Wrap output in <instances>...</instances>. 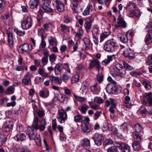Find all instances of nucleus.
Returning <instances> with one entry per match:
<instances>
[{
  "label": "nucleus",
  "mask_w": 152,
  "mask_h": 152,
  "mask_svg": "<svg viewBox=\"0 0 152 152\" xmlns=\"http://www.w3.org/2000/svg\"><path fill=\"white\" fill-rule=\"evenodd\" d=\"M62 68L63 66L61 64H56L54 69L55 74L56 75H59L61 73Z\"/></svg>",
  "instance_id": "24"
},
{
  "label": "nucleus",
  "mask_w": 152,
  "mask_h": 152,
  "mask_svg": "<svg viewBox=\"0 0 152 152\" xmlns=\"http://www.w3.org/2000/svg\"><path fill=\"white\" fill-rule=\"evenodd\" d=\"M89 84L86 81L83 82L81 85V88L83 90L86 89L89 86Z\"/></svg>",
  "instance_id": "56"
},
{
  "label": "nucleus",
  "mask_w": 152,
  "mask_h": 152,
  "mask_svg": "<svg viewBox=\"0 0 152 152\" xmlns=\"http://www.w3.org/2000/svg\"><path fill=\"white\" fill-rule=\"evenodd\" d=\"M138 133H137L136 132H133V135L134 139V142H141V138Z\"/></svg>",
  "instance_id": "35"
},
{
  "label": "nucleus",
  "mask_w": 152,
  "mask_h": 152,
  "mask_svg": "<svg viewBox=\"0 0 152 152\" xmlns=\"http://www.w3.org/2000/svg\"><path fill=\"white\" fill-rule=\"evenodd\" d=\"M115 67L118 70L119 73L121 75H124L125 74L126 70L124 69L122 65L117 63L115 64Z\"/></svg>",
  "instance_id": "17"
},
{
  "label": "nucleus",
  "mask_w": 152,
  "mask_h": 152,
  "mask_svg": "<svg viewBox=\"0 0 152 152\" xmlns=\"http://www.w3.org/2000/svg\"><path fill=\"white\" fill-rule=\"evenodd\" d=\"M119 146L124 149V152H129L130 151V147L128 145L124 143L119 144Z\"/></svg>",
  "instance_id": "32"
},
{
  "label": "nucleus",
  "mask_w": 152,
  "mask_h": 152,
  "mask_svg": "<svg viewBox=\"0 0 152 152\" xmlns=\"http://www.w3.org/2000/svg\"><path fill=\"white\" fill-rule=\"evenodd\" d=\"M118 150L117 147L113 146L109 147L107 150V152H117Z\"/></svg>",
  "instance_id": "45"
},
{
  "label": "nucleus",
  "mask_w": 152,
  "mask_h": 152,
  "mask_svg": "<svg viewBox=\"0 0 152 152\" xmlns=\"http://www.w3.org/2000/svg\"><path fill=\"white\" fill-rule=\"evenodd\" d=\"M41 42L40 45V48H45L46 46V43L44 40V36L43 34H41Z\"/></svg>",
  "instance_id": "44"
},
{
  "label": "nucleus",
  "mask_w": 152,
  "mask_h": 152,
  "mask_svg": "<svg viewBox=\"0 0 152 152\" xmlns=\"http://www.w3.org/2000/svg\"><path fill=\"white\" fill-rule=\"evenodd\" d=\"M72 20V17L67 15L64 17V22L66 23L71 22Z\"/></svg>",
  "instance_id": "58"
},
{
  "label": "nucleus",
  "mask_w": 152,
  "mask_h": 152,
  "mask_svg": "<svg viewBox=\"0 0 152 152\" xmlns=\"http://www.w3.org/2000/svg\"><path fill=\"white\" fill-rule=\"evenodd\" d=\"M113 143V140L110 139H106L103 142V145H111Z\"/></svg>",
  "instance_id": "53"
},
{
  "label": "nucleus",
  "mask_w": 152,
  "mask_h": 152,
  "mask_svg": "<svg viewBox=\"0 0 152 152\" xmlns=\"http://www.w3.org/2000/svg\"><path fill=\"white\" fill-rule=\"evenodd\" d=\"M13 124L11 122H7V125L5 127L4 131L6 132L9 131L13 127Z\"/></svg>",
  "instance_id": "40"
},
{
  "label": "nucleus",
  "mask_w": 152,
  "mask_h": 152,
  "mask_svg": "<svg viewBox=\"0 0 152 152\" xmlns=\"http://www.w3.org/2000/svg\"><path fill=\"white\" fill-rule=\"evenodd\" d=\"M92 6L91 4H88L86 8L84 10L83 12V15L84 16H86L90 14V10L92 11Z\"/></svg>",
  "instance_id": "29"
},
{
  "label": "nucleus",
  "mask_w": 152,
  "mask_h": 152,
  "mask_svg": "<svg viewBox=\"0 0 152 152\" xmlns=\"http://www.w3.org/2000/svg\"><path fill=\"white\" fill-rule=\"evenodd\" d=\"M62 80L64 82H67L69 78V76L66 72L64 73L60 77Z\"/></svg>",
  "instance_id": "41"
},
{
  "label": "nucleus",
  "mask_w": 152,
  "mask_h": 152,
  "mask_svg": "<svg viewBox=\"0 0 152 152\" xmlns=\"http://www.w3.org/2000/svg\"><path fill=\"white\" fill-rule=\"evenodd\" d=\"M59 77H55L53 76H49V79L52 82H54L55 83H57L59 79Z\"/></svg>",
  "instance_id": "60"
},
{
  "label": "nucleus",
  "mask_w": 152,
  "mask_h": 152,
  "mask_svg": "<svg viewBox=\"0 0 152 152\" xmlns=\"http://www.w3.org/2000/svg\"><path fill=\"white\" fill-rule=\"evenodd\" d=\"M99 32V27L97 26L93 27L92 30V36H98Z\"/></svg>",
  "instance_id": "33"
},
{
  "label": "nucleus",
  "mask_w": 152,
  "mask_h": 152,
  "mask_svg": "<svg viewBox=\"0 0 152 152\" xmlns=\"http://www.w3.org/2000/svg\"><path fill=\"white\" fill-rule=\"evenodd\" d=\"M79 75L78 73H77L72 78L71 81L72 84L76 83L78 82L79 79Z\"/></svg>",
  "instance_id": "38"
},
{
  "label": "nucleus",
  "mask_w": 152,
  "mask_h": 152,
  "mask_svg": "<svg viewBox=\"0 0 152 152\" xmlns=\"http://www.w3.org/2000/svg\"><path fill=\"white\" fill-rule=\"evenodd\" d=\"M81 145L83 147H86L90 145V140L87 138H83L80 140Z\"/></svg>",
  "instance_id": "25"
},
{
  "label": "nucleus",
  "mask_w": 152,
  "mask_h": 152,
  "mask_svg": "<svg viewBox=\"0 0 152 152\" xmlns=\"http://www.w3.org/2000/svg\"><path fill=\"white\" fill-rule=\"evenodd\" d=\"M84 117L81 115L78 112H77V115L74 116V121L76 123H79L81 121Z\"/></svg>",
  "instance_id": "30"
},
{
  "label": "nucleus",
  "mask_w": 152,
  "mask_h": 152,
  "mask_svg": "<svg viewBox=\"0 0 152 152\" xmlns=\"http://www.w3.org/2000/svg\"><path fill=\"white\" fill-rule=\"evenodd\" d=\"M55 5L57 10L59 12H62L64 11V5L61 1L56 0L55 1Z\"/></svg>",
  "instance_id": "13"
},
{
  "label": "nucleus",
  "mask_w": 152,
  "mask_h": 152,
  "mask_svg": "<svg viewBox=\"0 0 152 152\" xmlns=\"http://www.w3.org/2000/svg\"><path fill=\"white\" fill-rule=\"evenodd\" d=\"M146 63L148 65L152 64V55H150L148 56Z\"/></svg>",
  "instance_id": "59"
},
{
  "label": "nucleus",
  "mask_w": 152,
  "mask_h": 152,
  "mask_svg": "<svg viewBox=\"0 0 152 152\" xmlns=\"http://www.w3.org/2000/svg\"><path fill=\"white\" fill-rule=\"evenodd\" d=\"M123 64L124 69L126 70L130 71L134 69L132 66H130L125 61L123 62Z\"/></svg>",
  "instance_id": "39"
},
{
  "label": "nucleus",
  "mask_w": 152,
  "mask_h": 152,
  "mask_svg": "<svg viewBox=\"0 0 152 152\" xmlns=\"http://www.w3.org/2000/svg\"><path fill=\"white\" fill-rule=\"evenodd\" d=\"M33 108L34 115L37 114L39 118H42L45 116V110L43 109H38L37 105L34 104L33 105Z\"/></svg>",
  "instance_id": "8"
},
{
  "label": "nucleus",
  "mask_w": 152,
  "mask_h": 152,
  "mask_svg": "<svg viewBox=\"0 0 152 152\" xmlns=\"http://www.w3.org/2000/svg\"><path fill=\"white\" fill-rule=\"evenodd\" d=\"M60 28L61 31L63 32H65L69 29V27L63 24L60 25Z\"/></svg>",
  "instance_id": "47"
},
{
  "label": "nucleus",
  "mask_w": 152,
  "mask_h": 152,
  "mask_svg": "<svg viewBox=\"0 0 152 152\" xmlns=\"http://www.w3.org/2000/svg\"><path fill=\"white\" fill-rule=\"evenodd\" d=\"M139 142H134L132 143V146L135 151H138L142 149V146Z\"/></svg>",
  "instance_id": "20"
},
{
  "label": "nucleus",
  "mask_w": 152,
  "mask_h": 152,
  "mask_svg": "<svg viewBox=\"0 0 152 152\" xmlns=\"http://www.w3.org/2000/svg\"><path fill=\"white\" fill-rule=\"evenodd\" d=\"M89 64L90 68L92 69L94 67H96V69L98 70V71L101 68L99 62L96 59L90 60Z\"/></svg>",
  "instance_id": "11"
},
{
  "label": "nucleus",
  "mask_w": 152,
  "mask_h": 152,
  "mask_svg": "<svg viewBox=\"0 0 152 152\" xmlns=\"http://www.w3.org/2000/svg\"><path fill=\"white\" fill-rule=\"evenodd\" d=\"M136 8V5L134 3L129 2L128 3L126 6L124 7V8L128 11H130L134 10Z\"/></svg>",
  "instance_id": "21"
},
{
  "label": "nucleus",
  "mask_w": 152,
  "mask_h": 152,
  "mask_svg": "<svg viewBox=\"0 0 152 152\" xmlns=\"http://www.w3.org/2000/svg\"><path fill=\"white\" fill-rule=\"evenodd\" d=\"M14 138L17 141H22L26 139V136L24 134L20 133L17 134L14 137Z\"/></svg>",
  "instance_id": "18"
},
{
  "label": "nucleus",
  "mask_w": 152,
  "mask_h": 152,
  "mask_svg": "<svg viewBox=\"0 0 152 152\" xmlns=\"http://www.w3.org/2000/svg\"><path fill=\"white\" fill-rule=\"evenodd\" d=\"M130 74L133 77H137L141 74V73L140 72L133 71L130 72Z\"/></svg>",
  "instance_id": "54"
},
{
  "label": "nucleus",
  "mask_w": 152,
  "mask_h": 152,
  "mask_svg": "<svg viewBox=\"0 0 152 152\" xmlns=\"http://www.w3.org/2000/svg\"><path fill=\"white\" fill-rule=\"evenodd\" d=\"M19 48H20V51L22 54L29 53L32 50L31 48L29 47V45L28 43H24L20 45Z\"/></svg>",
  "instance_id": "9"
},
{
  "label": "nucleus",
  "mask_w": 152,
  "mask_h": 152,
  "mask_svg": "<svg viewBox=\"0 0 152 152\" xmlns=\"http://www.w3.org/2000/svg\"><path fill=\"white\" fill-rule=\"evenodd\" d=\"M131 34V31H129L126 32L125 34L118 33V37L123 43H126L128 42L129 38L130 37Z\"/></svg>",
  "instance_id": "5"
},
{
  "label": "nucleus",
  "mask_w": 152,
  "mask_h": 152,
  "mask_svg": "<svg viewBox=\"0 0 152 152\" xmlns=\"http://www.w3.org/2000/svg\"><path fill=\"white\" fill-rule=\"evenodd\" d=\"M34 140L35 141L36 144L39 146H40L41 144V142L40 139V136L39 134H38Z\"/></svg>",
  "instance_id": "48"
},
{
  "label": "nucleus",
  "mask_w": 152,
  "mask_h": 152,
  "mask_svg": "<svg viewBox=\"0 0 152 152\" xmlns=\"http://www.w3.org/2000/svg\"><path fill=\"white\" fill-rule=\"evenodd\" d=\"M39 0H30L29 3V5L31 9L37 8L38 5Z\"/></svg>",
  "instance_id": "23"
},
{
  "label": "nucleus",
  "mask_w": 152,
  "mask_h": 152,
  "mask_svg": "<svg viewBox=\"0 0 152 152\" xmlns=\"http://www.w3.org/2000/svg\"><path fill=\"white\" fill-rule=\"evenodd\" d=\"M5 3L2 0H0V12H1L4 10Z\"/></svg>",
  "instance_id": "61"
},
{
  "label": "nucleus",
  "mask_w": 152,
  "mask_h": 152,
  "mask_svg": "<svg viewBox=\"0 0 152 152\" xmlns=\"http://www.w3.org/2000/svg\"><path fill=\"white\" fill-rule=\"evenodd\" d=\"M92 138L94 140L95 144L98 146H99L101 144L103 137L100 134L95 133L93 134Z\"/></svg>",
  "instance_id": "6"
},
{
  "label": "nucleus",
  "mask_w": 152,
  "mask_h": 152,
  "mask_svg": "<svg viewBox=\"0 0 152 152\" xmlns=\"http://www.w3.org/2000/svg\"><path fill=\"white\" fill-rule=\"evenodd\" d=\"M145 42L147 44H150L152 42V33L149 32L145 37Z\"/></svg>",
  "instance_id": "27"
},
{
  "label": "nucleus",
  "mask_w": 152,
  "mask_h": 152,
  "mask_svg": "<svg viewBox=\"0 0 152 152\" xmlns=\"http://www.w3.org/2000/svg\"><path fill=\"white\" fill-rule=\"evenodd\" d=\"M115 108H114L112 106H110L109 108V111L111 113L110 114V117L111 119L113 118L114 117L115 110L114 109Z\"/></svg>",
  "instance_id": "52"
},
{
  "label": "nucleus",
  "mask_w": 152,
  "mask_h": 152,
  "mask_svg": "<svg viewBox=\"0 0 152 152\" xmlns=\"http://www.w3.org/2000/svg\"><path fill=\"white\" fill-rule=\"evenodd\" d=\"M124 56L130 59H133L134 58V55L132 51L129 48L125 49L123 52Z\"/></svg>",
  "instance_id": "12"
},
{
  "label": "nucleus",
  "mask_w": 152,
  "mask_h": 152,
  "mask_svg": "<svg viewBox=\"0 0 152 152\" xmlns=\"http://www.w3.org/2000/svg\"><path fill=\"white\" fill-rule=\"evenodd\" d=\"M110 34V33L109 31H104L101 34L99 37L100 42H102L105 39L108 37Z\"/></svg>",
  "instance_id": "28"
},
{
  "label": "nucleus",
  "mask_w": 152,
  "mask_h": 152,
  "mask_svg": "<svg viewBox=\"0 0 152 152\" xmlns=\"http://www.w3.org/2000/svg\"><path fill=\"white\" fill-rule=\"evenodd\" d=\"M14 31L17 35L20 36H23L25 34V31H22L19 30L17 28H15L14 29Z\"/></svg>",
  "instance_id": "42"
},
{
  "label": "nucleus",
  "mask_w": 152,
  "mask_h": 152,
  "mask_svg": "<svg viewBox=\"0 0 152 152\" xmlns=\"http://www.w3.org/2000/svg\"><path fill=\"white\" fill-rule=\"evenodd\" d=\"M147 109L144 107H141L140 109V112L141 114L145 116L146 114Z\"/></svg>",
  "instance_id": "62"
},
{
  "label": "nucleus",
  "mask_w": 152,
  "mask_h": 152,
  "mask_svg": "<svg viewBox=\"0 0 152 152\" xmlns=\"http://www.w3.org/2000/svg\"><path fill=\"white\" fill-rule=\"evenodd\" d=\"M50 2V0H42V7L44 12H51L53 11V10L49 7Z\"/></svg>",
  "instance_id": "4"
},
{
  "label": "nucleus",
  "mask_w": 152,
  "mask_h": 152,
  "mask_svg": "<svg viewBox=\"0 0 152 152\" xmlns=\"http://www.w3.org/2000/svg\"><path fill=\"white\" fill-rule=\"evenodd\" d=\"M118 46L117 43L112 40L107 41L105 43L104 49L110 52H114Z\"/></svg>",
  "instance_id": "1"
},
{
  "label": "nucleus",
  "mask_w": 152,
  "mask_h": 152,
  "mask_svg": "<svg viewBox=\"0 0 152 152\" xmlns=\"http://www.w3.org/2000/svg\"><path fill=\"white\" fill-rule=\"evenodd\" d=\"M39 96L43 98H46L49 95V91L48 90L45 88L44 90L41 91L39 93Z\"/></svg>",
  "instance_id": "22"
},
{
  "label": "nucleus",
  "mask_w": 152,
  "mask_h": 152,
  "mask_svg": "<svg viewBox=\"0 0 152 152\" xmlns=\"http://www.w3.org/2000/svg\"><path fill=\"white\" fill-rule=\"evenodd\" d=\"M49 60L51 64H52L55 61L56 56L54 54H52L50 55L49 57Z\"/></svg>",
  "instance_id": "50"
},
{
  "label": "nucleus",
  "mask_w": 152,
  "mask_h": 152,
  "mask_svg": "<svg viewBox=\"0 0 152 152\" xmlns=\"http://www.w3.org/2000/svg\"><path fill=\"white\" fill-rule=\"evenodd\" d=\"M134 129L135 131L134 132H136L137 133H143V131L142 130V127L141 126L137 124L135 125Z\"/></svg>",
  "instance_id": "37"
},
{
  "label": "nucleus",
  "mask_w": 152,
  "mask_h": 152,
  "mask_svg": "<svg viewBox=\"0 0 152 152\" xmlns=\"http://www.w3.org/2000/svg\"><path fill=\"white\" fill-rule=\"evenodd\" d=\"M46 125L44 124H40L39 125L34 126V128L35 129H39L41 131H42L44 130L45 128V126Z\"/></svg>",
  "instance_id": "43"
},
{
  "label": "nucleus",
  "mask_w": 152,
  "mask_h": 152,
  "mask_svg": "<svg viewBox=\"0 0 152 152\" xmlns=\"http://www.w3.org/2000/svg\"><path fill=\"white\" fill-rule=\"evenodd\" d=\"M83 41L85 46V50H89L90 47V40L88 39L84 38L83 39Z\"/></svg>",
  "instance_id": "36"
},
{
  "label": "nucleus",
  "mask_w": 152,
  "mask_h": 152,
  "mask_svg": "<svg viewBox=\"0 0 152 152\" xmlns=\"http://www.w3.org/2000/svg\"><path fill=\"white\" fill-rule=\"evenodd\" d=\"M30 140H33L38 135L36 131L31 128H28L26 132Z\"/></svg>",
  "instance_id": "10"
},
{
  "label": "nucleus",
  "mask_w": 152,
  "mask_h": 152,
  "mask_svg": "<svg viewBox=\"0 0 152 152\" xmlns=\"http://www.w3.org/2000/svg\"><path fill=\"white\" fill-rule=\"evenodd\" d=\"M148 102L149 106H151L152 105V94L151 93L146 94L144 96L142 103L143 105H145L147 104Z\"/></svg>",
  "instance_id": "7"
},
{
  "label": "nucleus",
  "mask_w": 152,
  "mask_h": 152,
  "mask_svg": "<svg viewBox=\"0 0 152 152\" xmlns=\"http://www.w3.org/2000/svg\"><path fill=\"white\" fill-rule=\"evenodd\" d=\"M85 70V68L81 64L79 65L77 67V72L80 73L82 71Z\"/></svg>",
  "instance_id": "64"
},
{
  "label": "nucleus",
  "mask_w": 152,
  "mask_h": 152,
  "mask_svg": "<svg viewBox=\"0 0 152 152\" xmlns=\"http://www.w3.org/2000/svg\"><path fill=\"white\" fill-rule=\"evenodd\" d=\"M48 42L50 45L52 46H56L57 45V42L56 38L51 37L48 39Z\"/></svg>",
  "instance_id": "34"
},
{
  "label": "nucleus",
  "mask_w": 152,
  "mask_h": 152,
  "mask_svg": "<svg viewBox=\"0 0 152 152\" xmlns=\"http://www.w3.org/2000/svg\"><path fill=\"white\" fill-rule=\"evenodd\" d=\"M8 36V41L10 48L12 49L13 47V34L10 31H7Z\"/></svg>",
  "instance_id": "16"
},
{
  "label": "nucleus",
  "mask_w": 152,
  "mask_h": 152,
  "mask_svg": "<svg viewBox=\"0 0 152 152\" xmlns=\"http://www.w3.org/2000/svg\"><path fill=\"white\" fill-rule=\"evenodd\" d=\"M42 63V66L46 65L48 62V58L43 57L41 59Z\"/></svg>",
  "instance_id": "63"
},
{
  "label": "nucleus",
  "mask_w": 152,
  "mask_h": 152,
  "mask_svg": "<svg viewBox=\"0 0 152 152\" xmlns=\"http://www.w3.org/2000/svg\"><path fill=\"white\" fill-rule=\"evenodd\" d=\"M91 21L89 18L86 19L84 27L86 31H87L91 28Z\"/></svg>",
  "instance_id": "26"
},
{
  "label": "nucleus",
  "mask_w": 152,
  "mask_h": 152,
  "mask_svg": "<svg viewBox=\"0 0 152 152\" xmlns=\"http://www.w3.org/2000/svg\"><path fill=\"white\" fill-rule=\"evenodd\" d=\"M115 55H113L111 56H108L106 59L103 61L102 62V64L103 65H106L108 64L110 61L113 60V57Z\"/></svg>",
  "instance_id": "31"
},
{
  "label": "nucleus",
  "mask_w": 152,
  "mask_h": 152,
  "mask_svg": "<svg viewBox=\"0 0 152 152\" xmlns=\"http://www.w3.org/2000/svg\"><path fill=\"white\" fill-rule=\"evenodd\" d=\"M74 96L76 99L80 102H85L86 100V99L83 97L78 96L75 94L74 95Z\"/></svg>",
  "instance_id": "55"
},
{
  "label": "nucleus",
  "mask_w": 152,
  "mask_h": 152,
  "mask_svg": "<svg viewBox=\"0 0 152 152\" xmlns=\"http://www.w3.org/2000/svg\"><path fill=\"white\" fill-rule=\"evenodd\" d=\"M115 84L110 83L107 85L106 86L107 91L109 94H113L114 93L116 90V88Z\"/></svg>",
  "instance_id": "14"
},
{
  "label": "nucleus",
  "mask_w": 152,
  "mask_h": 152,
  "mask_svg": "<svg viewBox=\"0 0 152 152\" xmlns=\"http://www.w3.org/2000/svg\"><path fill=\"white\" fill-rule=\"evenodd\" d=\"M104 75L102 73L99 74L97 75L96 79L99 83H101L103 81Z\"/></svg>",
  "instance_id": "51"
},
{
  "label": "nucleus",
  "mask_w": 152,
  "mask_h": 152,
  "mask_svg": "<svg viewBox=\"0 0 152 152\" xmlns=\"http://www.w3.org/2000/svg\"><path fill=\"white\" fill-rule=\"evenodd\" d=\"M117 22L118 25L119 27L124 28L127 26L126 23L124 21V19L121 16L118 17L117 20Z\"/></svg>",
  "instance_id": "15"
},
{
  "label": "nucleus",
  "mask_w": 152,
  "mask_h": 152,
  "mask_svg": "<svg viewBox=\"0 0 152 152\" xmlns=\"http://www.w3.org/2000/svg\"><path fill=\"white\" fill-rule=\"evenodd\" d=\"M58 115L57 118L58 121L60 123L64 122L67 118L66 112L63 110L60 109L58 111Z\"/></svg>",
  "instance_id": "3"
},
{
  "label": "nucleus",
  "mask_w": 152,
  "mask_h": 152,
  "mask_svg": "<svg viewBox=\"0 0 152 152\" xmlns=\"http://www.w3.org/2000/svg\"><path fill=\"white\" fill-rule=\"evenodd\" d=\"M33 24V20L30 16H27L21 22V27L24 30H27L31 28Z\"/></svg>",
  "instance_id": "2"
},
{
  "label": "nucleus",
  "mask_w": 152,
  "mask_h": 152,
  "mask_svg": "<svg viewBox=\"0 0 152 152\" xmlns=\"http://www.w3.org/2000/svg\"><path fill=\"white\" fill-rule=\"evenodd\" d=\"M81 128L82 132L83 133H88L91 131V126L86 124L82 125Z\"/></svg>",
  "instance_id": "19"
},
{
  "label": "nucleus",
  "mask_w": 152,
  "mask_h": 152,
  "mask_svg": "<svg viewBox=\"0 0 152 152\" xmlns=\"http://www.w3.org/2000/svg\"><path fill=\"white\" fill-rule=\"evenodd\" d=\"M33 77V75L29 72H28L24 75V77H25L30 82H31V78Z\"/></svg>",
  "instance_id": "46"
},
{
  "label": "nucleus",
  "mask_w": 152,
  "mask_h": 152,
  "mask_svg": "<svg viewBox=\"0 0 152 152\" xmlns=\"http://www.w3.org/2000/svg\"><path fill=\"white\" fill-rule=\"evenodd\" d=\"M22 83L23 85H30L31 84V82H30L25 77H24L22 80Z\"/></svg>",
  "instance_id": "49"
},
{
  "label": "nucleus",
  "mask_w": 152,
  "mask_h": 152,
  "mask_svg": "<svg viewBox=\"0 0 152 152\" xmlns=\"http://www.w3.org/2000/svg\"><path fill=\"white\" fill-rule=\"evenodd\" d=\"M83 29L81 28H80L78 29L77 31L75 32L74 34H75L76 36L80 37L82 36L83 34Z\"/></svg>",
  "instance_id": "57"
}]
</instances>
